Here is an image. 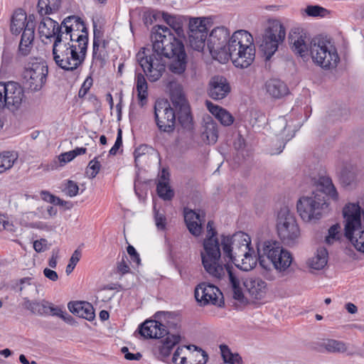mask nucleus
I'll return each instance as SVG.
<instances>
[{"label": "nucleus", "instance_id": "10", "mask_svg": "<svg viewBox=\"0 0 364 364\" xmlns=\"http://www.w3.org/2000/svg\"><path fill=\"white\" fill-rule=\"evenodd\" d=\"M310 54L314 63L323 68L336 67L339 57L331 42L316 37L310 42Z\"/></svg>", "mask_w": 364, "mask_h": 364}, {"label": "nucleus", "instance_id": "37", "mask_svg": "<svg viewBox=\"0 0 364 364\" xmlns=\"http://www.w3.org/2000/svg\"><path fill=\"white\" fill-rule=\"evenodd\" d=\"M136 89L137 97L141 106L146 102L148 97V83L144 74L136 73Z\"/></svg>", "mask_w": 364, "mask_h": 364}, {"label": "nucleus", "instance_id": "51", "mask_svg": "<svg viewBox=\"0 0 364 364\" xmlns=\"http://www.w3.org/2000/svg\"><path fill=\"white\" fill-rule=\"evenodd\" d=\"M340 180L345 186H349L352 184L355 180V172L348 170L347 168L342 169L340 173Z\"/></svg>", "mask_w": 364, "mask_h": 364}, {"label": "nucleus", "instance_id": "13", "mask_svg": "<svg viewBox=\"0 0 364 364\" xmlns=\"http://www.w3.org/2000/svg\"><path fill=\"white\" fill-rule=\"evenodd\" d=\"M48 73L46 63L42 59L34 58H31L26 65L23 74L30 89L38 91L46 84Z\"/></svg>", "mask_w": 364, "mask_h": 364}, {"label": "nucleus", "instance_id": "44", "mask_svg": "<svg viewBox=\"0 0 364 364\" xmlns=\"http://www.w3.org/2000/svg\"><path fill=\"white\" fill-rule=\"evenodd\" d=\"M18 156L14 152H4L0 154V173H4L10 169L17 160Z\"/></svg>", "mask_w": 364, "mask_h": 364}, {"label": "nucleus", "instance_id": "12", "mask_svg": "<svg viewBox=\"0 0 364 364\" xmlns=\"http://www.w3.org/2000/svg\"><path fill=\"white\" fill-rule=\"evenodd\" d=\"M26 100L23 87L18 82H0V109L6 108L11 112L18 111Z\"/></svg>", "mask_w": 364, "mask_h": 364}, {"label": "nucleus", "instance_id": "46", "mask_svg": "<svg viewBox=\"0 0 364 364\" xmlns=\"http://www.w3.org/2000/svg\"><path fill=\"white\" fill-rule=\"evenodd\" d=\"M206 34L188 33V43L190 46L196 50L202 51L205 45Z\"/></svg>", "mask_w": 364, "mask_h": 364}, {"label": "nucleus", "instance_id": "8", "mask_svg": "<svg viewBox=\"0 0 364 364\" xmlns=\"http://www.w3.org/2000/svg\"><path fill=\"white\" fill-rule=\"evenodd\" d=\"M286 38V28L278 19H269L264 29L259 43V49L263 53L266 60L277 51L279 46L282 44Z\"/></svg>", "mask_w": 364, "mask_h": 364}, {"label": "nucleus", "instance_id": "24", "mask_svg": "<svg viewBox=\"0 0 364 364\" xmlns=\"http://www.w3.org/2000/svg\"><path fill=\"white\" fill-rule=\"evenodd\" d=\"M242 285L256 299H261L267 289V283L259 277H248L242 282H240V287ZM241 289H242V287ZM242 292L244 295L242 290Z\"/></svg>", "mask_w": 364, "mask_h": 364}, {"label": "nucleus", "instance_id": "23", "mask_svg": "<svg viewBox=\"0 0 364 364\" xmlns=\"http://www.w3.org/2000/svg\"><path fill=\"white\" fill-rule=\"evenodd\" d=\"M11 289L28 299L38 294L36 283L33 278L28 277L13 281Z\"/></svg>", "mask_w": 364, "mask_h": 364}, {"label": "nucleus", "instance_id": "56", "mask_svg": "<svg viewBox=\"0 0 364 364\" xmlns=\"http://www.w3.org/2000/svg\"><path fill=\"white\" fill-rule=\"evenodd\" d=\"M162 17L164 21L173 28L175 31H177L180 28V25L175 16L164 13Z\"/></svg>", "mask_w": 364, "mask_h": 364}, {"label": "nucleus", "instance_id": "61", "mask_svg": "<svg viewBox=\"0 0 364 364\" xmlns=\"http://www.w3.org/2000/svg\"><path fill=\"white\" fill-rule=\"evenodd\" d=\"M122 145V130L120 129H119L115 143L109 151V154L115 155L117 154L118 149L120 148V146Z\"/></svg>", "mask_w": 364, "mask_h": 364}, {"label": "nucleus", "instance_id": "52", "mask_svg": "<svg viewBox=\"0 0 364 364\" xmlns=\"http://www.w3.org/2000/svg\"><path fill=\"white\" fill-rule=\"evenodd\" d=\"M100 167V163L97 161V158H95L90 161L86 168V174L90 178H94L99 173Z\"/></svg>", "mask_w": 364, "mask_h": 364}, {"label": "nucleus", "instance_id": "40", "mask_svg": "<svg viewBox=\"0 0 364 364\" xmlns=\"http://www.w3.org/2000/svg\"><path fill=\"white\" fill-rule=\"evenodd\" d=\"M60 3V0H38V12L41 16L50 14L58 10Z\"/></svg>", "mask_w": 364, "mask_h": 364}, {"label": "nucleus", "instance_id": "41", "mask_svg": "<svg viewBox=\"0 0 364 364\" xmlns=\"http://www.w3.org/2000/svg\"><path fill=\"white\" fill-rule=\"evenodd\" d=\"M205 18H191L189 21L188 33H198L200 35H208Z\"/></svg>", "mask_w": 364, "mask_h": 364}, {"label": "nucleus", "instance_id": "58", "mask_svg": "<svg viewBox=\"0 0 364 364\" xmlns=\"http://www.w3.org/2000/svg\"><path fill=\"white\" fill-rule=\"evenodd\" d=\"M66 194L70 197H74L77 195L79 187L77 183L69 180L65 187Z\"/></svg>", "mask_w": 364, "mask_h": 364}, {"label": "nucleus", "instance_id": "64", "mask_svg": "<svg viewBox=\"0 0 364 364\" xmlns=\"http://www.w3.org/2000/svg\"><path fill=\"white\" fill-rule=\"evenodd\" d=\"M63 311L60 306H55L52 303L49 302L48 314L61 318Z\"/></svg>", "mask_w": 364, "mask_h": 364}, {"label": "nucleus", "instance_id": "1", "mask_svg": "<svg viewBox=\"0 0 364 364\" xmlns=\"http://www.w3.org/2000/svg\"><path fill=\"white\" fill-rule=\"evenodd\" d=\"M217 234L213 222L208 221L207 235L203 244L204 251L201 252L203 265L205 271L216 279L220 280L228 275L233 298L240 302H243L245 296L242 292L240 277L231 265L228 264L222 265L219 263V260L221 257V246L225 260L228 259L232 263L235 261L240 262V257H242V255L247 254V250L250 248V237L247 234L238 232L232 236L221 235L220 242Z\"/></svg>", "mask_w": 364, "mask_h": 364}, {"label": "nucleus", "instance_id": "4", "mask_svg": "<svg viewBox=\"0 0 364 364\" xmlns=\"http://www.w3.org/2000/svg\"><path fill=\"white\" fill-rule=\"evenodd\" d=\"M258 260L260 266L267 270L272 267L279 272L286 271L291 265V254L277 241H265L257 246Z\"/></svg>", "mask_w": 364, "mask_h": 364}, {"label": "nucleus", "instance_id": "3", "mask_svg": "<svg viewBox=\"0 0 364 364\" xmlns=\"http://www.w3.org/2000/svg\"><path fill=\"white\" fill-rule=\"evenodd\" d=\"M252 41V36L249 32L244 30L235 31L228 42L226 62L231 59L237 68L249 67L255 57V48Z\"/></svg>", "mask_w": 364, "mask_h": 364}, {"label": "nucleus", "instance_id": "59", "mask_svg": "<svg viewBox=\"0 0 364 364\" xmlns=\"http://www.w3.org/2000/svg\"><path fill=\"white\" fill-rule=\"evenodd\" d=\"M2 230L12 232L15 231V227L4 215H0V232Z\"/></svg>", "mask_w": 364, "mask_h": 364}, {"label": "nucleus", "instance_id": "55", "mask_svg": "<svg viewBox=\"0 0 364 364\" xmlns=\"http://www.w3.org/2000/svg\"><path fill=\"white\" fill-rule=\"evenodd\" d=\"M150 148L145 144L140 145L137 148L135 149L134 155V161L136 164L140 161V159L142 157H145L146 154L148 153Z\"/></svg>", "mask_w": 364, "mask_h": 364}, {"label": "nucleus", "instance_id": "63", "mask_svg": "<svg viewBox=\"0 0 364 364\" xmlns=\"http://www.w3.org/2000/svg\"><path fill=\"white\" fill-rule=\"evenodd\" d=\"M23 300L24 302L23 304V306L29 310L32 314H35L38 301L30 300L27 297H23Z\"/></svg>", "mask_w": 364, "mask_h": 364}, {"label": "nucleus", "instance_id": "22", "mask_svg": "<svg viewBox=\"0 0 364 364\" xmlns=\"http://www.w3.org/2000/svg\"><path fill=\"white\" fill-rule=\"evenodd\" d=\"M141 336L146 338H161L168 332L159 321L146 320L139 328Z\"/></svg>", "mask_w": 364, "mask_h": 364}, {"label": "nucleus", "instance_id": "39", "mask_svg": "<svg viewBox=\"0 0 364 364\" xmlns=\"http://www.w3.org/2000/svg\"><path fill=\"white\" fill-rule=\"evenodd\" d=\"M233 263L240 269L248 272L255 267L256 260L251 253L250 248H249L247 250V254L242 255V257H240V262L235 261Z\"/></svg>", "mask_w": 364, "mask_h": 364}, {"label": "nucleus", "instance_id": "28", "mask_svg": "<svg viewBox=\"0 0 364 364\" xmlns=\"http://www.w3.org/2000/svg\"><path fill=\"white\" fill-rule=\"evenodd\" d=\"M266 92L273 98L279 99L289 94L286 83L277 78L268 80L264 85Z\"/></svg>", "mask_w": 364, "mask_h": 364}, {"label": "nucleus", "instance_id": "48", "mask_svg": "<svg viewBox=\"0 0 364 364\" xmlns=\"http://www.w3.org/2000/svg\"><path fill=\"white\" fill-rule=\"evenodd\" d=\"M324 347L326 350L331 353H344L347 350L345 343L333 339H329L325 342Z\"/></svg>", "mask_w": 364, "mask_h": 364}, {"label": "nucleus", "instance_id": "30", "mask_svg": "<svg viewBox=\"0 0 364 364\" xmlns=\"http://www.w3.org/2000/svg\"><path fill=\"white\" fill-rule=\"evenodd\" d=\"M317 190L314 193H322L323 196H328L334 200H338V193L329 176H320L316 183Z\"/></svg>", "mask_w": 364, "mask_h": 364}, {"label": "nucleus", "instance_id": "15", "mask_svg": "<svg viewBox=\"0 0 364 364\" xmlns=\"http://www.w3.org/2000/svg\"><path fill=\"white\" fill-rule=\"evenodd\" d=\"M154 117L161 132L171 133L175 129L176 112L167 100H157L154 105Z\"/></svg>", "mask_w": 364, "mask_h": 364}, {"label": "nucleus", "instance_id": "31", "mask_svg": "<svg viewBox=\"0 0 364 364\" xmlns=\"http://www.w3.org/2000/svg\"><path fill=\"white\" fill-rule=\"evenodd\" d=\"M206 106L209 112L214 115L223 125L230 126L233 123V117L226 109L209 101H206Z\"/></svg>", "mask_w": 364, "mask_h": 364}, {"label": "nucleus", "instance_id": "54", "mask_svg": "<svg viewBox=\"0 0 364 364\" xmlns=\"http://www.w3.org/2000/svg\"><path fill=\"white\" fill-rule=\"evenodd\" d=\"M305 11L309 16H323L327 11L326 9L320 6H308Z\"/></svg>", "mask_w": 364, "mask_h": 364}, {"label": "nucleus", "instance_id": "47", "mask_svg": "<svg viewBox=\"0 0 364 364\" xmlns=\"http://www.w3.org/2000/svg\"><path fill=\"white\" fill-rule=\"evenodd\" d=\"M342 237L343 234L341 230V225L338 223H336L329 228L325 241L327 244L331 245L336 242L340 241Z\"/></svg>", "mask_w": 364, "mask_h": 364}, {"label": "nucleus", "instance_id": "45", "mask_svg": "<svg viewBox=\"0 0 364 364\" xmlns=\"http://www.w3.org/2000/svg\"><path fill=\"white\" fill-rule=\"evenodd\" d=\"M220 350L222 358L225 363L228 364H241L242 358L238 353H232L226 345H220Z\"/></svg>", "mask_w": 364, "mask_h": 364}, {"label": "nucleus", "instance_id": "53", "mask_svg": "<svg viewBox=\"0 0 364 364\" xmlns=\"http://www.w3.org/2000/svg\"><path fill=\"white\" fill-rule=\"evenodd\" d=\"M81 252L79 250H75L73 253L69 264L66 267L65 272L67 274H70L75 267L77 263L80 261L81 257Z\"/></svg>", "mask_w": 364, "mask_h": 364}, {"label": "nucleus", "instance_id": "16", "mask_svg": "<svg viewBox=\"0 0 364 364\" xmlns=\"http://www.w3.org/2000/svg\"><path fill=\"white\" fill-rule=\"evenodd\" d=\"M196 299L203 305L213 304L221 306L223 294L215 286L202 283L195 289Z\"/></svg>", "mask_w": 364, "mask_h": 364}, {"label": "nucleus", "instance_id": "6", "mask_svg": "<svg viewBox=\"0 0 364 364\" xmlns=\"http://www.w3.org/2000/svg\"><path fill=\"white\" fill-rule=\"evenodd\" d=\"M164 40H167L168 46H165L166 66L168 70L175 75H182L187 66V55L183 43L178 40L170 28L162 26Z\"/></svg>", "mask_w": 364, "mask_h": 364}, {"label": "nucleus", "instance_id": "42", "mask_svg": "<svg viewBox=\"0 0 364 364\" xmlns=\"http://www.w3.org/2000/svg\"><path fill=\"white\" fill-rule=\"evenodd\" d=\"M174 111L176 112V117L177 116L181 125L184 129H191L193 126V119L191 114L190 107L188 106Z\"/></svg>", "mask_w": 364, "mask_h": 364}, {"label": "nucleus", "instance_id": "9", "mask_svg": "<svg viewBox=\"0 0 364 364\" xmlns=\"http://www.w3.org/2000/svg\"><path fill=\"white\" fill-rule=\"evenodd\" d=\"M328 207L326 197L322 193H312L311 196H303L296 204L297 212L306 222L319 220Z\"/></svg>", "mask_w": 364, "mask_h": 364}, {"label": "nucleus", "instance_id": "38", "mask_svg": "<svg viewBox=\"0 0 364 364\" xmlns=\"http://www.w3.org/2000/svg\"><path fill=\"white\" fill-rule=\"evenodd\" d=\"M28 20L22 11L15 12L11 20L10 29L12 34L18 35L24 29Z\"/></svg>", "mask_w": 364, "mask_h": 364}, {"label": "nucleus", "instance_id": "5", "mask_svg": "<svg viewBox=\"0 0 364 364\" xmlns=\"http://www.w3.org/2000/svg\"><path fill=\"white\" fill-rule=\"evenodd\" d=\"M344 235L359 252L364 253V227L358 203H349L343 208Z\"/></svg>", "mask_w": 364, "mask_h": 364}, {"label": "nucleus", "instance_id": "36", "mask_svg": "<svg viewBox=\"0 0 364 364\" xmlns=\"http://www.w3.org/2000/svg\"><path fill=\"white\" fill-rule=\"evenodd\" d=\"M62 28H63L68 33L72 31H87L84 22L80 17L75 16H70L65 18L61 23Z\"/></svg>", "mask_w": 364, "mask_h": 364}, {"label": "nucleus", "instance_id": "50", "mask_svg": "<svg viewBox=\"0 0 364 364\" xmlns=\"http://www.w3.org/2000/svg\"><path fill=\"white\" fill-rule=\"evenodd\" d=\"M186 346H178L172 357L173 364H189L188 355H183V352Z\"/></svg>", "mask_w": 364, "mask_h": 364}, {"label": "nucleus", "instance_id": "14", "mask_svg": "<svg viewBox=\"0 0 364 364\" xmlns=\"http://www.w3.org/2000/svg\"><path fill=\"white\" fill-rule=\"evenodd\" d=\"M229 36V31L224 26H220L212 30L208 39L211 55L220 63H225L227 60Z\"/></svg>", "mask_w": 364, "mask_h": 364}, {"label": "nucleus", "instance_id": "49", "mask_svg": "<svg viewBox=\"0 0 364 364\" xmlns=\"http://www.w3.org/2000/svg\"><path fill=\"white\" fill-rule=\"evenodd\" d=\"M156 191L160 198L164 200H171L173 197V191L165 181H159L157 184Z\"/></svg>", "mask_w": 364, "mask_h": 364}, {"label": "nucleus", "instance_id": "20", "mask_svg": "<svg viewBox=\"0 0 364 364\" xmlns=\"http://www.w3.org/2000/svg\"><path fill=\"white\" fill-rule=\"evenodd\" d=\"M165 336L166 337L159 341L153 348L154 355L161 360L168 357L173 348L181 341V336L178 334H172L168 332Z\"/></svg>", "mask_w": 364, "mask_h": 364}, {"label": "nucleus", "instance_id": "27", "mask_svg": "<svg viewBox=\"0 0 364 364\" xmlns=\"http://www.w3.org/2000/svg\"><path fill=\"white\" fill-rule=\"evenodd\" d=\"M68 309L73 314L88 321H92L95 317L93 306L88 302H70L68 304Z\"/></svg>", "mask_w": 364, "mask_h": 364}, {"label": "nucleus", "instance_id": "60", "mask_svg": "<svg viewBox=\"0 0 364 364\" xmlns=\"http://www.w3.org/2000/svg\"><path fill=\"white\" fill-rule=\"evenodd\" d=\"M36 311L35 314H38L41 316L48 315V308H49V302L47 301H42L41 302H38L36 306Z\"/></svg>", "mask_w": 364, "mask_h": 364}, {"label": "nucleus", "instance_id": "29", "mask_svg": "<svg viewBox=\"0 0 364 364\" xmlns=\"http://www.w3.org/2000/svg\"><path fill=\"white\" fill-rule=\"evenodd\" d=\"M94 36H93V59L98 60L101 63L105 61V52L107 45V42L102 39L103 33L97 28V26L94 24Z\"/></svg>", "mask_w": 364, "mask_h": 364}, {"label": "nucleus", "instance_id": "18", "mask_svg": "<svg viewBox=\"0 0 364 364\" xmlns=\"http://www.w3.org/2000/svg\"><path fill=\"white\" fill-rule=\"evenodd\" d=\"M230 90V83L223 76H214L209 81L208 94L214 100H220L225 98Z\"/></svg>", "mask_w": 364, "mask_h": 364}, {"label": "nucleus", "instance_id": "57", "mask_svg": "<svg viewBox=\"0 0 364 364\" xmlns=\"http://www.w3.org/2000/svg\"><path fill=\"white\" fill-rule=\"evenodd\" d=\"M93 80L91 76H87L82 83L80 90L78 95L80 97H83L87 92L90 90V87L92 86Z\"/></svg>", "mask_w": 364, "mask_h": 364}, {"label": "nucleus", "instance_id": "17", "mask_svg": "<svg viewBox=\"0 0 364 364\" xmlns=\"http://www.w3.org/2000/svg\"><path fill=\"white\" fill-rule=\"evenodd\" d=\"M289 41L291 50L303 57L310 50V40L306 33L301 28H295L289 34Z\"/></svg>", "mask_w": 364, "mask_h": 364}, {"label": "nucleus", "instance_id": "32", "mask_svg": "<svg viewBox=\"0 0 364 364\" xmlns=\"http://www.w3.org/2000/svg\"><path fill=\"white\" fill-rule=\"evenodd\" d=\"M328 253L325 247L317 249L314 256L307 260V265L309 268L315 270L323 269L328 262Z\"/></svg>", "mask_w": 364, "mask_h": 364}, {"label": "nucleus", "instance_id": "11", "mask_svg": "<svg viewBox=\"0 0 364 364\" xmlns=\"http://www.w3.org/2000/svg\"><path fill=\"white\" fill-rule=\"evenodd\" d=\"M277 234L282 242L286 245H294L300 235V230L296 218L288 208L280 209L277 215Z\"/></svg>", "mask_w": 364, "mask_h": 364}, {"label": "nucleus", "instance_id": "26", "mask_svg": "<svg viewBox=\"0 0 364 364\" xmlns=\"http://www.w3.org/2000/svg\"><path fill=\"white\" fill-rule=\"evenodd\" d=\"M65 42H76L77 48L80 50V53L86 55L88 45V33L87 31H72V33H66L62 31L61 37Z\"/></svg>", "mask_w": 364, "mask_h": 364}, {"label": "nucleus", "instance_id": "34", "mask_svg": "<svg viewBox=\"0 0 364 364\" xmlns=\"http://www.w3.org/2000/svg\"><path fill=\"white\" fill-rule=\"evenodd\" d=\"M202 140L208 144H214L218 141V124L210 119L205 122L203 131L201 134Z\"/></svg>", "mask_w": 364, "mask_h": 364}, {"label": "nucleus", "instance_id": "62", "mask_svg": "<svg viewBox=\"0 0 364 364\" xmlns=\"http://www.w3.org/2000/svg\"><path fill=\"white\" fill-rule=\"evenodd\" d=\"M155 223L159 230H164L166 228V217L159 212L155 214Z\"/></svg>", "mask_w": 364, "mask_h": 364}, {"label": "nucleus", "instance_id": "25", "mask_svg": "<svg viewBox=\"0 0 364 364\" xmlns=\"http://www.w3.org/2000/svg\"><path fill=\"white\" fill-rule=\"evenodd\" d=\"M38 32L41 38L55 40L61 35L62 26L50 17L43 18L38 26Z\"/></svg>", "mask_w": 364, "mask_h": 364}, {"label": "nucleus", "instance_id": "35", "mask_svg": "<svg viewBox=\"0 0 364 364\" xmlns=\"http://www.w3.org/2000/svg\"><path fill=\"white\" fill-rule=\"evenodd\" d=\"M186 349L190 351L188 353L189 364H205L208 362V355L202 348L194 345H189L186 346Z\"/></svg>", "mask_w": 364, "mask_h": 364}, {"label": "nucleus", "instance_id": "43", "mask_svg": "<svg viewBox=\"0 0 364 364\" xmlns=\"http://www.w3.org/2000/svg\"><path fill=\"white\" fill-rule=\"evenodd\" d=\"M156 316L160 319V322H165L166 324H164L166 326L169 328H176L178 326V323L179 321V318L177 314L173 312H168V311H162L158 312L156 314Z\"/></svg>", "mask_w": 364, "mask_h": 364}, {"label": "nucleus", "instance_id": "33", "mask_svg": "<svg viewBox=\"0 0 364 364\" xmlns=\"http://www.w3.org/2000/svg\"><path fill=\"white\" fill-rule=\"evenodd\" d=\"M170 99L175 110L188 107L182 87L178 84L171 85Z\"/></svg>", "mask_w": 364, "mask_h": 364}, {"label": "nucleus", "instance_id": "21", "mask_svg": "<svg viewBox=\"0 0 364 364\" xmlns=\"http://www.w3.org/2000/svg\"><path fill=\"white\" fill-rule=\"evenodd\" d=\"M184 220L189 232L194 236H199L202 232V224L204 222L205 213L185 208L183 209Z\"/></svg>", "mask_w": 364, "mask_h": 364}, {"label": "nucleus", "instance_id": "2", "mask_svg": "<svg viewBox=\"0 0 364 364\" xmlns=\"http://www.w3.org/2000/svg\"><path fill=\"white\" fill-rule=\"evenodd\" d=\"M162 26L156 25L152 28L151 41L152 53H146L145 48H142L136 55V60L144 71V75L150 82L158 81L166 70V62L165 46H167V40H164Z\"/></svg>", "mask_w": 364, "mask_h": 364}, {"label": "nucleus", "instance_id": "7", "mask_svg": "<svg viewBox=\"0 0 364 364\" xmlns=\"http://www.w3.org/2000/svg\"><path fill=\"white\" fill-rule=\"evenodd\" d=\"M61 35L54 40L53 45V58L55 63L61 69L73 71L81 65L85 55L80 53L77 46L63 40Z\"/></svg>", "mask_w": 364, "mask_h": 364}, {"label": "nucleus", "instance_id": "19", "mask_svg": "<svg viewBox=\"0 0 364 364\" xmlns=\"http://www.w3.org/2000/svg\"><path fill=\"white\" fill-rule=\"evenodd\" d=\"M35 27L34 17L29 16L18 45V53L19 55L27 56L30 54L33 45Z\"/></svg>", "mask_w": 364, "mask_h": 364}]
</instances>
